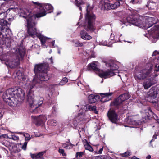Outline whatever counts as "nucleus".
<instances>
[{
	"mask_svg": "<svg viewBox=\"0 0 159 159\" xmlns=\"http://www.w3.org/2000/svg\"><path fill=\"white\" fill-rule=\"evenodd\" d=\"M25 93L21 88L17 89L10 88L8 89L2 95L4 101L10 106L15 105L17 100L23 101L24 99Z\"/></svg>",
	"mask_w": 159,
	"mask_h": 159,
	"instance_id": "nucleus-1",
	"label": "nucleus"
},
{
	"mask_svg": "<svg viewBox=\"0 0 159 159\" xmlns=\"http://www.w3.org/2000/svg\"><path fill=\"white\" fill-rule=\"evenodd\" d=\"M94 7L89 3H87L86 13L85 15V21L84 25L85 29L88 32L93 33L96 30L94 25L96 19L95 15L92 11Z\"/></svg>",
	"mask_w": 159,
	"mask_h": 159,
	"instance_id": "nucleus-2",
	"label": "nucleus"
},
{
	"mask_svg": "<svg viewBox=\"0 0 159 159\" xmlns=\"http://www.w3.org/2000/svg\"><path fill=\"white\" fill-rule=\"evenodd\" d=\"M49 70L50 67L48 63L45 62L36 64L34 66V72L36 76L39 80H49L47 74Z\"/></svg>",
	"mask_w": 159,
	"mask_h": 159,
	"instance_id": "nucleus-3",
	"label": "nucleus"
},
{
	"mask_svg": "<svg viewBox=\"0 0 159 159\" xmlns=\"http://www.w3.org/2000/svg\"><path fill=\"white\" fill-rule=\"evenodd\" d=\"M34 6L39 10L38 12L35 14V16L39 18L45 16L47 13L52 12L53 7L49 4H44L39 3V2L32 1Z\"/></svg>",
	"mask_w": 159,
	"mask_h": 159,
	"instance_id": "nucleus-4",
	"label": "nucleus"
},
{
	"mask_svg": "<svg viewBox=\"0 0 159 159\" xmlns=\"http://www.w3.org/2000/svg\"><path fill=\"white\" fill-rule=\"evenodd\" d=\"M30 19L28 20L27 33L28 35H26L25 37V38L28 37V36L34 38L35 35H37V34L36 29L34 27L36 24V23L35 21H30Z\"/></svg>",
	"mask_w": 159,
	"mask_h": 159,
	"instance_id": "nucleus-5",
	"label": "nucleus"
},
{
	"mask_svg": "<svg viewBox=\"0 0 159 159\" xmlns=\"http://www.w3.org/2000/svg\"><path fill=\"white\" fill-rule=\"evenodd\" d=\"M35 101V98H34L33 94L29 92L27 95V102L30 107V111L34 113H37L38 111L36 109L38 108L37 107H34V102Z\"/></svg>",
	"mask_w": 159,
	"mask_h": 159,
	"instance_id": "nucleus-6",
	"label": "nucleus"
},
{
	"mask_svg": "<svg viewBox=\"0 0 159 159\" xmlns=\"http://www.w3.org/2000/svg\"><path fill=\"white\" fill-rule=\"evenodd\" d=\"M126 20L128 22L131 23L135 26L140 27H141L143 26V22L139 17L131 16L127 17Z\"/></svg>",
	"mask_w": 159,
	"mask_h": 159,
	"instance_id": "nucleus-7",
	"label": "nucleus"
},
{
	"mask_svg": "<svg viewBox=\"0 0 159 159\" xmlns=\"http://www.w3.org/2000/svg\"><path fill=\"white\" fill-rule=\"evenodd\" d=\"M148 34L150 35L151 39L152 38L154 39V40L152 41V42H155L159 38V27L158 29L155 25L151 29L148 30Z\"/></svg>",
	"mask_w": 159,
	"mask_h": 159,
	"instance_id": "nucleus-8",
	"label": "nucleus"
},
{
	"mask_svg": "<svg viewBox=\"0 0 159 159\" xmlns=\"http://www.w3.org/2000/svg\"><path fill=\"white\" fill-rule=\"evenodd\" d=\"M130 98V95L128 93H125L121 95L116 99L111 104L112 106H118L120 105L125 100Z\"/></svg>",
	"mask_w": 159,
	"mask_h": 159,
	"instance_id": "nucleus-9",
	"label": "nucleus"
},
{
	"mask_svg": "<svg viewBox=\"0 0 159 159\" xmlns=\"http://www.w3.org/2000/svg\"><path fill=\"white\" fill-rule=\"evenodd\" d=\"M22 16L26 19L27 23L28 20L30 19V21H35L34 19H36L37 17L35 16V14L32 15L31 14V10H29L26 9H25L21 11Z\"/></svg>",
	"mask_w": 159,
	"mask_h": 159,
	"instance_id": "nucleus-10",
	"label": "nucleus"
},
{
	"mask_svg": "<svg viewBox=\"0 0 159 159\" xmlns=\"http://www.w3.org/2000/svg\"><path fill=\"white\" fill-rule=\"evenodd\" d=\"M32 118L34 120V122L37 126L43 125L47 120L46 117L44 115H40L38 116H32Z\"/></svg>",
	"mask_w": 159,
	"mask_h": 159,
	"instance_id": "nucleus-11",
	"label": "nucleus"
},
{
	"mask_svg": "<svg viewBox=\"0 0 159 159\" xmlns=\"http://www.w3.org/2000/svg\"><path fill=\"white\" fill-rule=\"evenodd\" d=\"M5 14L2 13L0 14V38L3 37L2 31L7 24V22L4 20L6 17Z\"/></svg>",
	"mask_w": 159,
	"mask_h": 159,
	"instance_id": "nucleus-12",
	"label": "nucleus"
},
{
	"mask_svg": "<svg viewBox=\"0 0 159 159\" xmlns=\"http://www.w3.org/2000/svg\"><path fill=\"white\" fill-rule=\"evenodd\" d=\"M107 116L110 120L113 123H116L118 120V115L113 110H110L108 111Z\"/></svg>",
	"mask_w": 159,
	"mask_h": 159,
	"instance_id": "nucleus-13",
	"label": "nucleus"
},
{
	"mask_svg": "<svg viewBox=\"0 0 159 159\" xmlns=\"http://www.w3.org/2000/svg\"><path fill=\"white\" fill-rule=\"evenodd\" d=\"M115 72L111 71L109 70H108L106 71H102L99 72L98 75L102 78L107 79L110 78L115 75Z\"/></svg>",
	"mask_w": 159,
	"mask_h": 159,
	"instance_id": "nucleus-14",
	"label": "nucleus"
},
{
	"mask_svg": "<svg viewBox=\"0 0 159 159\" xmlns=\"http://www.w3.org/2000/svg\"><path fill=\"white\" fill-rule=\"evenodd\" d=\"M99 5L102 9L104 10H109L111 9V3L107 0H101Z\"/></svg>",
	"mask_w": 159,
	"mask_h": 159,
	"instance_id": "nucleus-15",
	"label": "nucleus"
},
{
	"mask_svg": "<svg viewBox=\"0 0 159 159\" xmlns=\"http://www.w3.org/2000/svg\"><path fill=\"white\" fill-rule=\"evenodd\" d=\"M113 94V93H101L100 95L101 97V101L102 102H105L110 100L109 97Z\"/></svg>",
	"mask_w": 159,
	"mask_h": 159,
	"instance_id": "nucleus-16",
	"label": "nucleus"
},
{
	"mask_svg": "<svg viewBox=\"0 0 159 159\" xmlns=\"http://www.w3.org/2000/svg\"><path fill=\"white\" fill-rule=\"evenodd\" d=\"M150 72L147 70H144L143 72L136 74V76L138 80H143L149 74Z\"/></svg>",
	"mask_w": 159,
	"mask_h": 159,
	"instance_id": "nucleus-17",
	"label": "nucleus"
},
{
	"mask_svg": "<svg viewBox=\"0 0 159 159\" xmlns=\"http://www.w3.org/2000/svg\"><path fill=\"white\" fill-rule=\"evenodd\" d=\"M106 65L107 66L111 68L110 70L111 71H116L118 68V66L117 64V62L113 61H110L108 63H106Z\"/></svg>",
	"mask_w": 159,
	"mask_h": 159,
	"instance_id": "nucleus-18",
	"label": "nucleus"
},
{
	"mask_svg": "<svg viewBox=\"0 0 159 159\" xmlns=\"http://www.w3.org/2000/svg\"><path fill=\"white\" fill-rule=\"evenodd\" d=\"M43 98L40 97H37L35 98V101H34V107H37V108L36 109V111L39 112L38 110L39 109L38 106L41 105L43 103Z\"/></svg>",
	"mask_w": 159,
	"mask_h": 159,
	"instance_id": "nucleus-19",
	"label": "nucleus"
},
{
	"mask_svg": "<svg viewBox=\"0 0 159 159\" xmlns=\"http://www.w3.org/2000/svg\"><path fill=\"white\" fill-rule=\"evenodd\" d=\"M144 80L143 83V86L145 89H148L152 85L156 83V80Z\"/></svg>",
	"mask_w": 159,
	"mask_h": 159,
	"instance_id": "nucleus-20",
	"label": "nucleus"
},
{
	"mask_svg": "<svg viewBox=\"0 0 159 159\" xmlns=\"http://www.w3.org/2000/svg\"><path fill=\"white\" fill-rule=\"evenodd\" d=\"M80 34L81 37L84 40H89L92 38V37L84 30H81Z\"/></svg>",
	"mask_w": 159,
	"mask_h": 159,
	"instance_id": "nucleus-21",
	"label": "nucleus"
},
{
	"mask_svg": "<svg viewBox=\"0 0 159 159\" xmlns=\"http://www.w3.org/2000/svg\"><path fill=\"white\" fill-rule=\"evenodd\" d=\"M87 69L88 70H93L95 71H99V69L97 67V65L94 63H92L88 65Z\"/></svg>",
	"mask_w": 159,
	"mask_h": 159,
	"instance_id": "nucleus-22",
	"label": "nucleus"
},
{
	"mask_svg": "<svg viewBox=\"0 0 159 159\" xmlns=\"http://www.w3.org/2000/svg\"><path fill=\"white\" fill-rule=\"evenodd\" d=\"M42 80H32L30 84V89L34 88V87H39L40 86V83Z\"/></svg>",
	"mask_w": 159,
	"mask_h": 159,
	"instance_id": "nucleus-23",
	"label": "nucleus"
},
{
	"mask_svg": "<svg viewBox=\"0 0 159 159\" xmlns=\"http://www.w3.org/2000/svg\"><path fill=\"white\" fill-rule=\"evenodd\" d=\"M98 96L95 95L93 94H91L88 97L89 102L90 103H93L97 101V98H98Z\"/></svg>",
	"mask_w": 159,
	"mask_h": 159,
	"instance_id": "nucleus-24",
	"label": "nucleus"
},
{
	"mask_svg": "<svg viewBox=\"0 0 159 159\" xmlns=\"http://www.w3.org/2000/svg\"><path fill=\"white\" fill-rule=\"evenodd\" d=\"M71 1L75 3V5L79 8L81 11H82V7L80 6L81 5H83L84 4L83 1L82 0H70Z\"/></svg>",
	"mask_w": 159,
	"mask_h": 159,
	"instance_id": "nucleus-25",
	"label": "nucleus"
},
{
	"mask_svg": "<svg viewBox=\"0 0 159 159\" xmlns=\"http://www.w3.org/2000/svg\"><path fill=\"white\" fill-rule=\"evenodd\" d=\"M37 36L39 39L40 40L41 42L42 45L46 43V41L49 39V38L45 37L40 34L37 35Z\"/></svg>",
	"mask_w": 159,
	"mask_h": 159,
	"instance_id": "nucleus-26",
	"label": "nucleus"
},
{
	"mask_svg": "<svg viewBox=\"0 0 159 159\" xmlns=\"http://www.w3.org/2000/svg\"><path fill=\"white\" fill-rule=\"evenodd\" d=\"M18 54L20 58L22 59L24 57L25 54V50L23 47H20L18 49Z\"/></svg>",
	"mask_w": 159,
	"mask_h": 159,
	"instance_id": "nucleus-27",
	"label": "nucleus"
},
{
	"mask_svg": "<svg viewBox=\"0 0 159 159\" xmlns=\"http://www.w3.org/2000/svg\"><path fill=\"white\" fill-rule=\"evenodd\" d=\"M153 19V18L151 17H149L147 19L146 23L150 22L149 24H148V26L147 27V28H148L152 26L153 24H154L156 23V21L154 20Z\"/></svg>",
	"mask_w": 159,
	"mask_h": 159,
	"instance_id": "nucleus-28",
	"label": "nucleus"
},
{
	"mask_svg": "<svg viewBox=\"0 0 159 159\" xmlns=\"http://www.w3.org/2000/svg\"><path fill=\"white\" fill-rule=\"evenodd\" d=\"M149 2H151L149 4L148 7L151 10H154L155 7V2L154 0H149Z\"/></svg>",
	"mask_w": 159,
	"mask_h": 159,
	"instance_id": "nucleus-29",
	"label": "nucleus"
},
{
	"mask_svg": "<svg viewBox=\"0 0 159 159\" xmlns=\"http://www.w3.org/2000/svg\"><path fill=\"white\" fill-rule=\"evenodd\" d=\"M120 3L119 2H116L113 4L111 3V9H114L117 8L120 5Z\"/></svg>",
	"mask_w": 159,
	"mask_h": 159,
	"instance_id": "nucleus-30",
	"label": "nucleus"
},
{
	"mask_svg": "<svg viewBox=\"0 0 159 159\" xmlns=\"http://www.w3.org/2000/svg\"><path fill=\"white\" fill-rule=\"evenodd\" d=\"M138 119L136 116H131L129 120H130L131 121V123L133 124L136 123Z\"/></svg>",
	"mask_w": 159,
	"mask_h": 159,
	"instance_id": "nucleus-31",
	"label": "nucleus"
},
{
	"mask_svg": "<svg viewBox=\"0 0 159 159\" xmlns=\"http://www.w3.org/2000/svg\"><path fill=\"white\" fill-rule=\"evenodd\" d=\"M48 122L49 125L52 126H55L57 124V121L54 120H49Z\"/></svg>",
	"mask_w": 159,
	"mask_h": 159,
	"instance_id": "nucleus-32",
	"label": "nucleus"
},
{
	"mask_svg": "<svg viewBox=\"0 0 159 159\" xmlns=\"http://www.w3.org/2000/svg\"><path fill=\"white\" fill-rule=\"evenodd\" d=\"M146 113H148V114H146L147 116L148 117H151L153 115V112L150 109V108L149 107H148L147 109L146 110Z\"/></svg>",
	"mask_w": 159,
	"mask_h": 159,
	"instance_id": "nucleus-33",
	"label": "nucleus"
},
{
	"mask_svg": "<svg viewBox=\"0 0 159 159\" xmlns=\"http://www.w3.org/2000/svg\"><path fill=\"white\" fill-rule=\"evenodd\" d=\"M89 109L90 110L94 111V113L96 114H97L98 113V111L96 110V107L95 106H89Z\"/></svg>",
	"mask_w": 159,
	"mask_h": 159,
	"instance_id": "nucleus-34",
	"label": "nucleus"
},
{
	"mask_svg": "<svg viewBox=\"0 0 159 159\" xmlns=\"http://www.w3.org/2000/svg\"><path fill=\"white\" fill-rule=\"evenodd\" d=\"M85 148L86 149L89 150L90 152H93V149L91 145H90L88 143L85 145Z\"/></svg>",
	"mask_w": 159,
	"mask_h": 159,
	"instance_id": "nucleus-35",
	"label": "nucleus"
},
{
	"mask_svg": "<svg viewBox=\"0 0 159 159\" xmlns=\"http://www.w3.org/2000/svg\"><path fill=\"white\" fill-rule=\"evenodd\" d=\"M150 91L151 92V93L152 95H153L154 96H156L157 94V90L154 89L153 87L152 88L150 89Z\"/></svg>",
	"mask_w": 159,
	"mask_h": 159,
	"instance_id": "nucleus-36",
	"label": "nucleus"
},
{
	"mask_svg": "<svg viewBox=\"0 0 159 159\" xmlns=\"http://www.w3.org/2000/svg\"><path fill=\"white\" fill-rule=\"evenodd\" d=\"M46 152L45 151H42L37 153V159H40L43 157V155Z\"/></svg>",
	"mask_w": 159,
	"mask_h": 159,
	"instance_id": "nucleus-37",
	"label": "nucleus"
},
{
	"mask_svg": "<svg viewBox=\"0 0 159 159\" xmlns=\"http://www.w3.org/2000/svg\"><path fill=\"white\" fill-rule=\"evenodd\" d=\"M84 154L83 152H77L75 154L76 157L80 158L83 156Z\"/></svg>",
	"mask_w": 159,
	"mask_h": 159,
	"instance_id": "nucleus-38",
	"label": "nucleus"
},
{
	"mask_svg": "<svg viewBox=\"0 0 159 159\" xmlns=\"http://www.w3.org/2000/svg\"><path fill=\"white\" fill-rule=\"evenodd\" d=\"M5 43L7 47L9 48L11 46V42L8 39H7L5 40Z\"/></svg>",
	"mask_w": 159,
	"mask_h": 159,
	"instance_id": "nucleus-39",
	"label": "nucleus"
},
{
	"mask_svg": "<svg viewBox=\"0 0 159 159\" xmlns=\"http://www.w3.org/2000/svg\"><path fill=\"white\" fill-rule=\"evenodd\" d=\"M23 135L25 137V140H29L30 139V135L27 133H23Z\"/></svg>",
	"mask_w": 159,
	"mask_h": 159,
	"instance_id": "nucleus-40",
	"label": "nucleus"
},
{
	"mask_svg": "<svg viewBox=\"0 0 159 159\" xmlns=\"http://www.w3.org/2000/svg\"><path fill=\"white\" fill-rule=\"evenodd\" d=\"M9 139H13L15 141H17L19 140V138L18 136H16L15 135H11V137L9 138Z\"/></svg>",
	"mask_w": 159,
	"mask_h": 159,
	"instance_id": "nucleus-41",
	"label": "nucleus"
},
{
	"mask_svg": "<svg viewBox=\"0 0 159 159\" xmlns=\"http://www.w3.org/2000/svg\"><path fill=\"white\" fill-rule=\"evenodd\" d=\"M58 152L60 153L63 156L65 157L66 156V154L65 152L63 149H59L58 150Z\"/></svg>",
	"mask_w": 159,
	"mask_h": 159,
	"instance_id": "nucleus-42",
	"label": "nucleus"
},
{
	"mask_svg": "<svg viewBox=\"0 0 159 159\" xmlns=\"http://www.w3.org/2000/svg\"><path fill=\"white\" fill-rule=\"evenodd\" d=\"M142 2L141 0H131L130 2L133 4L140 3Z\"/></svg>",
	"mask_w": 159,
	"mask_h": 159,
	"instance_id": "nucleus-43",
	"label": "nucleus"
},
{
	"mask_svg": "<svg viewBox=\"0 0 159 159\" xmlns=\"http://www.w3.org/2000/svg\"><path fill=\"white\" fill-rule=\"evenodd\" d=\"M130 152L129 151H127L125 152L124 153L122 154V156L123 157H127L129 155H130Z\"/></svg>",
	"mask_w": 159,
	"mask_h": 159,
	"instance_id": "nucleus-44",
	"label": "nucleus"
},
{
	"mask_svg": "<svg viewBox=\"0 0 159 159\" xmlns=\"http://www.w3.org/2000/svg\"><path fill=\"white\" fill-rule=\"evenodd\" d=\"M68 82V80H61L59 83V85H63Z\"/></svg>",
	"mask_w": 159,
	"mask_h": 159,
	"instance_id": "nucleus-45",
	"label": "nucleus"
},
{
	"mask_svg": "<svg viewBox=\"0 0 159 159\" xmlns=\"http://www.w3.org/2000/svg\"><path fill=\"white\" fill-rule=\"evenodd\" d=\"M75 45L76 46H82L83 45V44L79 41H77L75 43Z\"/></svg>",
	"mask_w": 159,
	"mask_h": 159,
	"instance_id": "nucleus-46",
	"label": "nucleus"
},
{
	"mask_svg": "<svg viewBox=\"0 0 159 159\" xmlns=\"http://www.w3.org/2000/svg\"><path fill=\"white\" fill-rule=\"evenodd\" d=\"M30 155L32 159H37V153L32 154L30 153Z\"/></svg>",
	"mask_w": 159,
	"mask_h": 159,
	"instance_id": "nucleus-47",
	"label": "nucleus"
},
{
	"mask_svg": "<svg viewBox=\"0 0 159 159\" xmlns=\"http://www.w3.org/2000/svg\"><path fill=\"white\" fill-rule=\"evenodd\" d=\"M27 144V142H25L22 147V148L24 150H25L26 149Z\"/></svg>",
	"mask_w": 159,
	"mask_h": 159,
	"instance_id": "nucleus-48",
	"label": "nucleus"
},
{
	"mask_svg": "<svg viewBox=\"0 0 159 159\" xmlns=\"http://www.w3.org/2000/svg\"><path fill=\"white\" fill-rule=\"evenodd\" d=\"M158 132H156L155 133L154 135L153 136V139H156L157 138V136L158 135H159V126L158 129Z\"/></svg>",
	"mask_w": 159,
	"mask_h": 159,
	"instance_id": "nucleus-49",
	"label": "nucleus"
},
{
	"mask_svg": "<svg viewBox=\"0 0 159 159\" xmlns=\"http://www.w3.org/2000/svg\"><path fill=\"white\" fill-rule=\"evenodd\" d=\"M103 150V147H102V148H100L99 149V150L98 151V153L99 154H101Z\"/></svg>",
	"mask_w": 159,
	"mask_h": 159,
	"instance_id": "nucleus-50",
	"label": "nucleus"
},
{
	"mask_svg": "<svg viewBox=\"0 0 159 159\" xmlns=\"http://www.w3.org/2000/svg\"><path fill=\"white\" fill-rule=\"evenodd\" d=\"M3 112H0V120L3 117Z\"/></svg>",
	"mask_w": 159,
	"mask_h": 159,
	"instance_id": "nucleus-51",
	"label": "nucleus"
},
{
	"mask_svg": "<svg viewBox=\"0 0 159 159\" xmlns=\"http://www.w3.org/2000/svg\"><path fill=\"white\" fill-rule=\"evenodd\" d=\"M155 70L159 72V65L157 67V66H155Z\"/></svg>",
	"mask_w": 159,
	"mask_h": 159,
	"instance_id": "nucleus-52",
	"label": "nucleus"
},
{
	"mask_svg": "<svg viewBox=\"0 0 159 159\" xmlns=\"http://www.w3.org/2000/svg\"><path fill=\"white\" fill-rule=\"evenodd\" d=\"M49 59L50 61H51L50 63L53 64V59H52V57H50Z\"/></svg>",
	"mask_w": 159,
	"mask_h": 159,
	"instance_id": "nucleus-53",
	"label": "nucleus"
},
{
	"mask_svg": "<svg viewBox=\"0 0 159 159\" xmlns=\"http://www.w3.org/2000/svg\"><path fill=\"white\" fill-rule=\"evenodd\" d=\"M151 158V156L150 155H148L146 157V159H150Z\"/></svg>",
	"mask_w": 159,
	"mask_h": 159,
	"instance_id": "nucleus-54",
	"label": "nucleus"
},
{
	"mask_svg": "<svg viewBox=\"0 0 159 159\" xmlns=\"http://www.w3.org/2000/svg\"><path fill=\"white\" fill-rule=\"evenodd\" d=\"M4 138V135H2L0 136V140H2V139H3Z\"/></svg>",
	"mask_w": 159,
	"mask_h": 159,
	"instance_id": "nucleus-55",
	"label": "nucleus"
},
{
	"mask_svg": "<svg viewBox=\"0 0 159 159\" xmlns=\"http://www.w3.org/2000/svg\"><path fill=\"white\" fill-rule=\"evenodd\" d=\"M65 145L66 144L65 143L63 144L62 146H63V148H67V147H68V146H65Z\"/></svg>",
	"mask_w": 159,
	"mask_h": 159,
	"instance_id": "nucleus-56",
	"label": "nucleus"
},
{
	"mask_svg": "<svg viewBox=\"0 0 159 159\" xmlns=\"http://www.w3.org/2000/svg\"><path fill=\"white\" fill-rule=\"evenodd\" d=\"M155 116H156V120L157 121V123H158V124H159V119H157V116H156V115H155Z\"/></svg>",
	"mask_w": 159,
	"mask_h": 159,
	"instance_id": "nucleus-57",
	"label": "nucleus"
},
{
	"mask_svg": "<svg viewBox=\"0 0 159 159\" xmlns=\"http://www.w3.org/2000/svg\"><path fill=\"white\" fill-rule=\"evenodd\" d=\"M131 159H139V158L136 157L135 156H134Z\"/></svg>",
	"mask_w": 159,
	"mask_h": 159,
	"instance_id": "nucleus-58",
	"label": "nucleus"
},
{
	"mask_svg": "<svg viewBox=\"0 0 159 159\" xmlns=\"http://www.w3.org/2000/svg\"><path fill=\"white\" fill-rule=\"evenodd\" d=\"M82 84L81 83H79L78 82L77 83V85L78 86H80Z\"/></svg>",
	"mask_w": 159,
	"mask_h": 159,
	"instance_id": "nucleus-59",
	"label": "nucleus"
},
{
	"mask_svg": "<svg viewBox=\"0 0 159 159\" xmlns=\"http://www.w3.org/2000/svg\"><path fill=\"white\" fill-rule=\"evenodd\" d=\"M156 53H157V54H159V52H156V51H155L153 53V54H156Z\"/></svg>",
	"mask_w": 159,
	"mask_h": 159,
	"instance_id": "nucleus-60",
	"label": "nucleus"
},
{
	"mask_svg": "<svg viewBox=\"0 0 159 159\" xmlns=\"http://www.w3.org/2000/svg\"><path fill=\"white\" fill-rule=\"evenodd\" d=\"M23 133H24L19 132H18V134H22L23 135Z\"/></svg>",
	"mask_w": 159,
	"mask_h": 159,
	"instance_id": "nucleus-61",
	"label": "nucleus"
},
{
	"mask_svg": "<svg viewBox=\"0 0 159 159\" xmlns=\"http://www.w3.org/2000/svg\"><path fill=\"white\" fill-rule=\"evenodd\" d=\"M15 78L16 79H18V80H19L20 78L18 76L17 77V78Z\"/></svg>",
	"mask_w": 159,
	"mask_h": 159,
	"instance_id": "nucleus-62",
	"label": "nucleus"
},
{
	"mask_svg": "<svg viewBox=\"0 0 159 159\" xmlns=\"http://www.w3.org/2000/svg\"><path fill=\"white\" fill-rule=\"evenodd\" d=\"M153 140V139H152L150 141V143H151V142Z\"/></svg>",
	"mask_w": 159,
	"mask_h": 159,
	"instance_id": "nucleus-63",
	"label": "nucleus"
},
{
	"mask_svg": "<svg viewBox=\"0 0 159 159\" xmlns=\"http://www.w3.org/2000/svg\"><path fill=\"white\" fill-rule=\"evenodd\" d=\"M58 53H59V54H60V51H58Z\"/></svg>",
	"mask_w": 159,
	"mask_h": 159,
	"instance_id": "nucleus-64",
	"label": "nucleus"
}]
</instances>
